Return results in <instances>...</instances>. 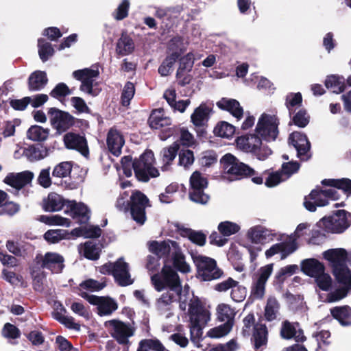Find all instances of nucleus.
I'll return each instance as SVG.
<instances>
[{
    "label": "nucleus",
    "instance_id": "nucleus-53",
    "mask_svg": "<svg viewBox=\"0 0 351 351\" xmlns=\"http://www.w3.org/2000/svg\"><path fill=\"white\" fill-rule=\"evenodd\" d=\"M180 145L175 142L171 145L165 147L161 152L162 161L166 165H170L177 156Z\"/></svg>",
    "mask_w": 351,
    "mask_h": 351
},
{
    "label": "nucleus",
    "instance_id": "nucleus-3",
    "mask_svg": "<svg viewBox=\"0 0 351 351\" xmlns=\"http://www.w3.org/2000/svg\"><path fill=\"white\" fill-rule=\"evenodd\" d=\"M220 163L223 171L234 176L235 179L251 177L252 181L256 184H261L263 182L262 176H255L256 173L254 169L240 162L231 154H225L221 158Z\"/></svg>",
    "mask_w": 351,
    "mask_h": 351
},
{
    "label": "nucleus",
    "instance_id": "nucleus-32",
    "mask_svg": "<svg viewBox=\"0 0 351 351\" xmlns=\"http://www.w3.org/2000/svg\"><path fill=\"white\" fill-rule=\"evenodd\" d=\"M247 234L252 242L254 243H266L269 240H272L273 237L275 235L261 226L252 228Z\"/></svg>",
    "mask_w": 351,
    "mask_h": 351
},
{
    "label": "nucleus",
    "instance_id": "nucleus-12",
    "mask_svg": "<svg viewBox=\"0 0 351 351\" xmlns=\"http://www.w3.org/2000/svg\"><path fill=\"white\" fill-rule=\"evenodd\" d=\"M274 265V263H270L261 267L253 278L251 294L256 298L261 299L264 296L265 285L273 271Z\"/></svg>",
    "mask_w": 351,
    "mask_h": 351
},
{
    "label": "nucleus",
    "instance_id": "nucleus-2",
    "mask_svg": "<svg viewBox=\"0 0 351 351\" xmlns=\"http://www.w3.org/2000/svg\"><path fill=\"white\" fill-rule=\"evenodd\" d=\"M154 155L152 150H146L138 158L132 160L130 155L123 156L121 160L122 167H132L135 176L138 181L147 182L150 178L159 176L158 170L153 166Z\"/></svg>",
    "mask_w": 351,
    "mask_h": 351
},
{
    "label": "nucleus",
    "instance_id": "nucleus-7",
    "mask_svg": "<svg viewBox=\"0 0 351 351\" xmlns=\"http://www.w3.org/2000/svg\"><path fill=\"white\" fill-rule=\"evenodd\" d=\"M149 199L139 190H133L130 197L129 210L132 219L138 225L147 220L146 208L151 207Z\"/></svg>",
    "mask_w": 351,
    "mask_h": 351
},
{
    "label": "nucleus",
    "instance_id": "nucleus-58",
    "mask_svg": "<svg viewBox=\"0 0 351 351\" xmlns=\"http://www.w3.org/2000/svg\"><path fill=\"white\" fill-rule=\"evenodd\" d=\"M162 349V343L158 339H143L139 343L136 351H156Z\"/></svg>",
    "mask_w": 351,
    "mask_h": 351
},
{
    "label": "nucleus",
    "instance_id": "nucleus-1",
    "mask_svg": "<svg viewBox=\"0 0 351 351\" xmlns=\"http://www.w3.org/2000/svg\"><path fill=\"white\" fill-rule=\"evenodd\" d=\"M278 125L279 119L277 117L263 114L256 127V134H250L247 138H239L237 143L243 144V147L252 153L255 148L262 145L261 137L267 141H274L277 138Z\"/></svg>",
    "mask_w": 351,
    "mask_h": 351
},
{
    "label": "nucleus",
    "instance_id": "nucleus-55",
    "mask_svg": "<svg viewBox=\"0 0 351 351\" xmlns=\"http://www.w3.org/2000/svg\"><path fill=\"white\" fill-rule=\"evenodd\" d=\"M73 168L72 162H62L58 164L52 171V176L60 178L67 177Z\"/></svg>",
    "mask_w": 351,
    "mask_h": 351
},
{
    "label": "nucleus",
    "instance_id": "nucleus-52",
    "mask_svg": "<svg viewBox=\"0 0 351 351\" xmlns=\"http://www.w3.org/2000/svg\"><path fill=\"white\" fill-rule=\"evenodd\" d=\"M217 229L222 236L230 237L239 232L241 228L236 223L225 221L219 223Z\"/></svg>",
    "mask_w": 351,
    "mask_h": 351
},
{
    "label": "nucleus",
    "instance_id": "nucleus-34",
    "mask_svg": "<svg viewBox=\"0 0 351 351\" xmlns=\"http://www.w3.org/2000/svg\"><path fill=\"white\" fill-rule=\"evenodd\" d=\"M332 273L338 283L351 290V269L347 265L332 269Z\"/></svg>",
    "mask_w": 351,
    "mask_h": 351
},
{
    "label": "nucleus",
    "instance_id": "nucleus-17",
    "mask_svg": "<svg viewBox=\"0 0 351 351\" xmlns=\"http://www.w3.org/2000/svg\"><path fill=\"white\" fill-rule=\"evenodd\" d=\"M179 244L170 239L163 241H152L149 243V250L156 254L158 258H167L170 255L172 256V252L175 251Z\"/></svg>",
    "mask_w": 351,
    "mask_h": 351
},
{
    "label": "nucleus",
    "instance_id": "nucleus-51",
    "mask_svg": "<svg viewBox=\"0 0 351 351\" xmlns=\"http://www.w3.org/2000/svg\"><path fill=\"white\" fill-rule=\"evenodd\" d=\"M217 319L220 322H230L234 323V312L230 306L226 304H221L218 305L217 308Z\"/></svg>",
    "mask_w": 351,
    "mask_h": 351
},
{
    "label": "nucleus",
    "instance_id": "nucleus-37",
    "mask_svg": "<svg viewBox=\"0 0 351 351\" xmlns=\"http://www.w3.org/2000/svg\"><path fill=\"white\" fill-rule=\"evenodd\" d=\"M64 206V200L62 197L56 193H50L44 204L43 208L45 211L54 212L60 210Z\"/></svg>",
    "mask_w": 351,
    "mask_h": 351
},
{
    "label": "nucleus",
    "instance_id": "nucleus-39",
    "mask_svg": "<svg viewBox=\"0 0 351 351\" xmlns=\"http://www.w3.org/2000/svg\"><path fill=\"white\" fill-rule=\"evenodd\" d=\"M322 184L342 190L347 195H351V180L349 178L324 179Z\"/></svg>",
    "mask_w": 351,
    "mask_h": 351
},
{
    "label": "nucleus",
    "instance_id": "nucleus-44",
    "mask_svg": "<svg viewBox=\"0 0 351 351\" xmlns=\"http://www.w3.org/2000/svg\"><path fill=\"white\" fill-rule=\"evenodd\" d=\"M289 125L293 123L295 126L304 128L308 125L310 122V115L304 108H300L298 112L291 115Z\"/></svg>",
    "mask_w": 351,
    "mask_h": 351
},
{
    "label": "nucleus",
    "instance_id": "nucleus-35",
    "mask_svg": "<svg viewBox=\"0 0 351 351\" xmlns=\"http://www.w3.org/2000/svg\"><path fill=\"white\" fill-rule=\"evenodd\" d=\"M254 329V349L258 351L262 346L267 344L268 330L265 324L260 323L255 324Z\"/></svg>",
    "mask_w": 351,
    "mask_h": 351
},
{
    "label": "nucleus",
    "instance_id": "nucleus-60",
    "mask_svg": "<svg viewBox=\"0 0 351 351\" xmlns=\"http://www.w3.org/2000/svg\"><path fill=\"white\" fill-rule=\"evenodd\" d=\"M193 152L190 149H182L179 153V165L185 169L189 168L194 162Z\"/></svg>",
    "mask_w": 351,
    "mask_h": 351
},
{
    "label": "nucleus",
    "instance_id": "nucleus-22",
    "mask_svg": "<svg viewBox=\"0 0 351 351\" xmlns=\"http://www.w3.org/2000/svg\"><path fill=\"white\" fill-rule=\"evenodd\" d=\"M323 256L330 263L332 270L347 265L348 252L343 248L328 250L324 252Z\"/></svg>",
    "mask_w": 351,
    "mask_h": 351
},
{
    "label": "nucleus",
    "instance_id": "nucleus-30",
    "mask_svg": "<svg viewBox=\"0 0 351 351\" xmlns=\"http://www.w3.org/2000/svg\"><path fill=\"white\" fill-rule=\"evenodd\" d=\"M301 269L307 276L315 278L324 271L325 267L324 264L318 260L308 258L302 261Z\"/></svg>",
    "mask_w": 351,
    "mask_h": 351
},
{
    "label": "nucleus",
    "instance_id": "nucleus-20",
    "mask_svg": "<svg viewBox=\"0 0 351 351\" xmlns=\"http://www.w3.org/2000/svg\"><path fill=\"white\" fill-rule=\"evenodd\" d=\"M54 148V146H46L43 143L34 144L25 148L23 155L29 162H36L48 156Z\"/></svg>",
    "mask_w": 351,
    "mask_h": 351
},
{
    "label": "nucleus",
    "instance_id": "nucleus-4",
    "mask_svg": "<svg viewBox=\"0 0 351 351\" xmlns=\"http://www.w3.org/2000/svg\"><path fill=\"white\" fill-rule=\"evenodd\" d=\"M190 254L196 267L197 277L202 280L210 281L223 275V271L217 267L214 258L199 254L197 252H191Z\"/></svg>",
    "mask_w": 351,
    "mask_h": 351
},
{
    "label": "nucleus",
    "instance_id": "nucleus-49",
    "mask_svg": "<svg viewBox=\"0 0 351 351\" xmlns=\"http://www.w3.org/2000/svg\"><path fill=\"white\" fill-rule=\"evenodd\" d=\"M38 47L39 57L43 62L47 61L55 52L52 45L42 38L38 40Z\"/></svg>",
    "mask_w": 351,
    "mask_h": 351
},
{
    "label": "nucleus",
    "instance_id": "nucleus-50",
    "mask_svg": "<svg viewBox=\"0 0 351 351\" xmlns=\"http://www.w3.org/2000/svg\"><path fill=\"white\" fill-rule=\"evenodd\" d=\"M280 308V304L275 298H269L267 300L265 307L264 316L268 322L274 320L277 317V313Z\"/></svg>",
    "mask_w": 351,
    "mask_h": 351
},
{
    "label": "nucleus",
    "instance_id": "nucleus-27",
    "mask_svg": "<svg viewBox=\"0 0 351 351\" xmlns=\"http://www.w3.org/2000/svg\"><path fill=\"white\" fill-rule=\"evenodd\" d=\"M212 109L202 103L197 107L191 115V121L195 126H202L208 123Z\"/></svg>",
    "mask_w": 351,
    "mask_h": 351
},
{
    "label": "nucleus",
    "instance_id": "nucleus-48",
    "mask_svg": "<svg viewBox=\"0 0 351 351\" xmlns=\"http://www.w3.org/2000/svg\"><path fill=\"white\" fill-rule=\"evenodd\" d=\"M117 308L118 305L114 300L110 297H104L99 307H97L98 314L100 316L109 315Z\"/></svg>",
    "mask_w": 351,
    "mask_h": 351
},
{
    "label": "nucleus",
    "instance_id": "nucleus-36",
    "mask_svg": "<svg viewBox=\"0 0 351 351\" xmlns=\"http://www.w3.org/2000/svg\"><path fill=\"white\" fill-rule=\"evenodd\" d=\"M180 295L181 293H177L170 290L163 293L156 301L157 309L161 311L170 310L171 304L177 301L178 298L180 299Z\"/></svg>",
    "mask_w": 351,
    "mask_h": 351
},
{
    "label": "nucleus",
    "instance_id": "nucleus-47",
    "mask_svg": "<svg viewBox=\"0 0 351 351\" xmlns=\"http://www.w3.org/2000/svg\"><path fill=\"white\" fill-rule=\"evenodd\" d=\"M302 104V95L298 93H290L285 98V106L287 107L289 117L295 112V108L300 107Z\"/></svg>",
    "mask_w": 351,
    "mask_h": 351
},
{
    "label": "nucleus",
    "instance_id": "nucleus-56",
    "mask_svg": "<svg viewBox=\"0 0 351 351\" xmlns=\"http://www.w3.org/2000/svg\"><path fill=\"white\" fill-rule=\"evenodd\" d=\"M71 94V90L66 84L63 82H60L56 84V86L49 93V95L51 97L57 99L60 101H62L66 96Z\"/></svg>",
    "mask_w": 351,
    "mask_h": 351
},
{
    "label": "nucleus",
    "instance_id": "nucleus-45",
    "mask_svg": "<svg viewBox=\"0 0 351 351\" xmlns=\"http://www.w3.org/2000/svg\"><path fill=\"white\" fill-rule=\"evenodd\" d=\"M189 313L190 315V322L193 321L194 318L200 321H206V312L203 309L198 298L189 304Z\"/></svg>",
    "mask_w": 351,
    "mask_h": 351
},
{
    "label": "nucleus",
    "instance_id": "nucleus-28",
    "mask_svg": "<svg viewBox=\"0 0 351 351\" xmlns=\"http://www.w3.org/2000/svg\"><path fill=\"white\" fill-rule=\"evenodd\" d=\"M148 123L152 129H162L171 125V120L169 117L164 116L163 109L153 110L149 119Z\"/></svg>",
    "mask_w": 351,
    "mask_h": 351
},
{
    "label": "nucleus",
    "instance_id": "nucleus-13",
    "mask_svg": "<svg viewBox=\"0 0 351 351\" xmlns=\"http://www.w3.org/2000/svg\"><path fill=\"white\" fill-rule=\"evenodd\" d=\"M106 326L110 328V334L121 345L129 343L128 338L133 335L134 331L129 324L120 320L112 319L106 322Z\"/></svg>",
    "mask_w": 351,
    "mask_h": 351
},
{
    "label": "nucleus",
    "instance_id": "nucleus-59",
    "mask_svg": "<svg viewBox=\"0 0 351 351\" xmlns=\"http://www.w3.org/2000/svg\"><path fill=\"white\" fill-rule=\"evenodd\" d=\"M106 286V280L102 282H99V281L92 278L84 280L80 284V287L82 289L90 291H100L103 289Z\"/></svg>",
    "mask_w": 351,
    "mask_h": 351
},
{
    "label": "nucleus",
    "instance_id": "nucleus-8",
    "mask_svg": "<svg viewBox=\"0 0 351 351\" xmlns=\"http://www.w3.org/2000/svg\"><path fill=\"white\" fill-rule=\"evenodd\" d=\"M47 114L51 127L60 134L69 130L76 123L82 121L81 119L75 118L69 112L56 107L49 108Z\"/></svg>",
    "mask_w": 351,
    "mask_h": 351
},
{
    "label": "nucleus",
    "instance_id": "nucleus-21",
    "mask_svg": "<svg viewBox=\"0 0 351 351\" xmlns=\"http://www.w3.org/2000/svg\"><path fill=\"white\" fill-rule=\"evenodd\" d=\"M34 178V173L29 171H25L21 173H9L3 180L4 183L20 190L25 186L29 184Z\"/></svg>",
    "mask_w": 351,
    "mask_h": 351
},
{
    "label": "nucleus",
    "instance_id": "nucleus-54",
    "mask_svg": "<svg viewBox=\"0 0 351 351\" xmlns=\"http://www.w3.org/2000/svg\"><path fill=\"white\" fill-rule=\"evenodd\" d=\"M83 254L87 259L96 261L99 258L100 250L96 243L92 241H86L84 245Z\"/></svg>",
    "mask_w": 351,
    "mask_h": 351
},
{
    "label": "nucleus",
    "instance_id": "nucleus-14",
    "mask_svg": "<svg viewBox=\"0 0 351 351\" xmlns=\"http://www.w3.org/2000/svg\"><path fill=\"white\" fill-rule=\"evenodd\" d=\"M289 143L295 148L300 160L306 161L311 158V143L305 134L297 131L292 132L289 136Z\"/></svg>",
    "mask_w": 351,
    "mask_h": 351
},
{
    "label": "nucleus",
    "instance_id": "nucleus-23",
    "mask_svg": "<svg viewBox=\"0 0 351 351\" xmlns=\"http://www.w3.org/2000/svg\"><path fill=\"white\" fill-rule=\"evenodd\" d=\"M107 146L109 152L115 156L121 154V149L125 143L124 138L121 132L115 128H111L107 134Z\"/></svg>",
    "mask_w": 351,
    "mask_h": 351
},
{
    "label": "nucleus",
    "instance_id": "nucleus-24",
    "mask_svg": "<svg viewBox=\"0 0 351 351\" xmlns=\"http://www.w3.org/2000/svg\"><path fill=\"white\" fill-rule=\"evenodd\" d=\"M216 105L220 110L230 112L238 120L243 117V108L235 99L222 97L216 103Z\"/></svg>",
    "mask_w": 351,
    "mask_h": 351
},
{
    "label": "nucleus",
    "instance_id": "nucleus-11",
    "mask_svg": "<svg viewBox=\"0 0 351 351\" xmlns=\"http://www.w3.org/2000/svg\"><path fill=\"white\" fill-rule=\"evenodd\" d=\"M98 70L86 68L73 71V76L77 80L81 81L80 90L92 96H97L99 93L97 89L93 88L94 78L99 75Z\"/></svg>",
    "mask_w": 351,
    "mask_h": 351
},
{
    "label": "nucleus",
    "instance_id": "nucleus-6",
    "mask_svg": "<svg viewBox=\"0 0 351 351\" xmlns=\"http://www.w3.org/2000/svg\"><path fill=\"white\" fill-rule=\"evenodd\" d=\"M351 223V213L345 210H339L329 217L320 219L317 226L328 233L341 234L343 232Z\"/></svg>",
    "mask_w": 351,
    "mask_h": 351
},
{
    "label": "nucleus",
    "instance_id": "nucleus-15",
    "mask_svg": "<svg viewBox=\"0 0 351 351\" xmlns=\"http://www.w3.org/2000/svg\"><path fill=\"white\" fill-rule=\"evenodd\" d=\"M65 147L69 149H75L82 156L89 155V149L85 136L73 132H68L63 137Z\"/></svg>",
    "mask_w": 351,
    "mask_h": 351
},
{
    "label": "nucleus",
    "instance_id": "nucleus-43",
    "mask_svg": "<svg viewBox=\"0 0 351 351\" xmlns=\"http://www.w3.org/2000/svg\"><path fill=\"white\" fill-rule=\"evenodd\" d=\"M193 54L188 53L183 57L179 58V67L177 70L176 78L182 77L184 73L190 72L193 66Z\"/></svg>",
    "mask_w": 351,
    "mask_h": 351
},
{
    "label": "nucleus",
    "instance_id": "nucleus-46",
    "mask_svg": "<svg viewBox=\"0 0 351 351\" xmlns=\"http://www.w3.org/2000/svg\"><path fill=\"white\" fill-rule=\"evenodd\" d=\"M215 136L229 138L235 132V127L224 121H219L213 130Z\"/></svg>",
    "mask_w": 351,
    "mask_h": 351
},
{
    "label": "nucleus",
    "instance_id": "nucleus-57",
    "mask_svg": "<svg viewBox=\"0 0 351 351\" xmlns=\"http://www.w3.org/2000/svg\"><path fill=\"white\" fill-rule=\"evenodd\" d=\"M135 93L134 84L131 82H127L123 87L121 95V103L123 106H128Z\"/></svg>",
    "mask_w": 351,
    "mask_h": 351
},
{
    "label": "nucleus",
    "instance_id": "nucleus-18",
    "mask_svg": "<svg viewBox=\"0 0 351 351\" xmlns=\"http://www.w3.org/2000/svg\"><path fill=\"white\" fill-rule=\"evenodd\" d=\"M114 280L121 287H126L133 283L129 272V265L123 261V258H119L114 262L113 276Z\"/></svg>",
    "mask_w": 351,
    "mask_h": 351
},
{
    "label": "nucleus",
    "instance_id": "nucleus-29",
    "mask_svg": "<svg viewBox=\"0 0 351 351\" xmlns=\"http://www.w3.org/2000/svg\"><path fill=\"white\" fill-rule=\"evenodd\" d=\"M134 51V40L125 31H123L116 44V53L124 56L132 53Z\"/></svg>",
    "mask_w": 351,
    "mask_h": 351
},
{
    "label": "nucleus",
    "instance_id": "nucleus-16",
    "mask_svg": "<svg viewBox=\"0 0 351 351\" xmlns=\"http://www.w3.org/2000/svg\"><path fill=\"white\" fill-rule=\"evenodd\" d=\"M66 213L76 221V223L83 225L88 223L90 219V210L84 203H77L75 201H67Z\"/></svg>",
    "mask_w": 351,
    "mask_h": 351
},
{
    "label": "nucleus",
    "instance_id": "nucleus-42",
    "mask_svg": "<svg viewBox=\"0 0 351 351\" xmlns=\"http://www.w3.org/2000/svg\"><path fill=\"white\" fill-rule=\"evenodd\" d=\"M180 235L188 238L192 243L199 246H204L206 241V234L202 231H196L191 228H183Z\"/></svg>",
    "mask_w": 351,
    "mask_h": 351
},
{
    "label": "nucleus",
    "instance_id": "nucleus-19",
    "mask_svg": "<svg viewBox=\"0 0 351 351\" xmlns=\"http://www.w3.org/2000/svg\"><path fill=\"white\" fill-rule=\"evenodd\" d=\"M298 249L295 239L276 243L271 245L265 252L266 257L270 258L275 254H280V259H285L289 255L293 253Z\"/></svg>",
    "mask_w": 351,
    "mask_h": 351
},
{
    "label": "nucleus",
    "instance_id": "nucleus-38",
    "mask_svg": "<svg viewBox=\"0 0 351 351\" xmlns=\"http://www.w3.org/2000/svg\"><path fill=\"white\" fill-rule=\"evenodd\" d=\"M324 84L327 88L335 93H343L346 87L344 77L338 75L327 76Z\"/></svg>",
    "mask_w": 351,
    "mask_h": 351
},
{
    "label": "nucleus",
    "instance_id": "nucleus-26",
    "mask_svg": "<svg viewBox=\"0 0 351 351\" xmlns=\"http://www.w3.org/2000/svg\"><path fill=\"white\" fill-rule=\"evenodd\" d=\"M47 82L48 78L45 71H35L28 77V89L29 91H39L45 87Z\"/></svg>",
    "mask_w": 351,
    "mask_h": 351
},
{
    "label": "nucleus",
    "instance_id": "nucleus-25",
    "mask_svg": "<svg viewBox=\"0 0 351 351\" xmlns=\"http://www.w3.org/2000/svg\"><path fill=\"white\" fill-rule=\"evenodd\" d=\"M55 305L56 307L52 312L53 318L69 329L79 330L80 329V325L74 322V318L71 316L64 315L66 313V309L64 306L61 303Z\"/></svg>",
    "mask_w": 351,
    "mask_h": 351
},
{
    "label": "nucleus",
    "instance_id": "nucleus-63",
    "mask_svg": "<svg viewBox=\"0 0 351 351\" xmlns=\"http://www.w3.org/2000/svg\"><path fill=\"white\" fill-rule=\"evenodd\" d=\"M315 281L318 287L322 291H328L331 288L332 278L329 274L324 273V271L315 277Z\"/></svg>",
    "mask_w": 351,
    "mask_h": 351
},
{
    "label": "nucleus",
    "instance_id": "nucleus-41",
    "mask_svg": "<svg viewBox=\"0 0 351 351\" xmlns=\"http://www.w3.org/2000/svg\"><path fill=\"white\" fill-rule=\"evenodd\" d=\"M298 270L297 265H289L280 268L275 274L274 279V285H282L286 279L293 275Z\"/></svg>",
    "mask_w": 351,
    "mask_h": 351
},
{
    "label": "nucleus",
    "instance_id": "nucleus-62",
    "mask_svg": "<svg viewBox=\"0 0 351 351\" xmlns=\"http://www.w3.org/2000/svg\"><path fill=\"white\" fill-rule=\"evenodd\" d=\"M300 164L297 161H290L283 162L280 171L282 175L287 176V178L291 176L293 174L297 173L300 169Z\"/></svg>",
    "mask_w": 351,
    "mask_h": 351
},
{
    "label": "nucleus",
    "instance_id": "nucleus-33",
    "mask_svg": "<svg viewBox=\"0 0 351 351\" xmlns=\"http://www.w3.org/2000/svg\"><path fill=\"white\" fill-rule=\"evenodd\" d=\"M171 261L173 268L181 273L187 274L191 271L190 265L186 262L185 256L182 253L180 245L172 252Z\"/></svg>",
    "mask_w": 351,
    "mask_h": 351
},
{
    "label": "nucleus",
    "instance_id": "nucleus-61",
    "mask_svg": "<svg viewBox=\"0 0 351 351\" xmlns=\"http://www.w3.org/2000/svg\"><path fill=\"white\" fill-rule=\"evenodd\" d=\"M129 9V0H123L112 13V16L117 21H121L128 16Z\"/></svg>",
    "mask_w": 351,
    "mask_h": 351
},
{
    "label": "nucleus",
    "instance_id": "nucleus-40",
    "mask_svg": "<svg viewBox=\"0 0 351 351\" xmlns=\"http://www.w3.org/2000/svg\"><path fill=\"white\" fill-rule=\"evenodd\" d=\"M49 129L38 125H32L27 131V138L35 142H43L49 135Z\"/></svg>",
    "mask_w": 351,
    "mask_h": 351
},
{
    "label": "nucleus",
    "instance_id": "nucleus-10",
    "mask_svg": "<svg viewBox=\"0 0 351 351\" xmlns=\"http://www.w3.org/2000/svg\"><path fill=\"white\" fill-rule=\"evenodd\" d=\"M64 257L58 253L47 252L44 256L37 254L34 260L38 270L47 269L53 274L61 273L64 267Z\"/></svg>",
    "mask_w": 351,
    "mask_h": 351
},
{
    "label": "nucleus",
    "instance_id": "nucleus-31",
    "mask_svg": "<svg viewBox=\"0 0 351 351\" xmlns=\"http://www.w3.org/2000/svg\"><path fill=\"white\" fill-rule=\"evenodd\" d=\"M332 317L342 326H351V307L348 305L335 306L330 310Z\"/></svg>",
    "mask_w": 351,
    "mask_h": 351
},
{
    "label": "nucleus",
    "instance_id": "nucleus-64",
    "mask_svg": "<svg viewBox=\"0 0 351 351\" xmlns=\"http://www.w3.org/2000/svg\"><path fill=\"white\" fill-rule=\"evenodd\" d=\"M32 101V97L27 96L22 99H13L9 101L10 106L15 110L23 111Z\"/></svg>",
    "mask_w": 351,
    "mask_h": 351
},
{
    "label": "nucleus",
    "instance_id": "nucleus-5",
    "mask_svg": "<svg viewBox=\"0 0 351 351\" xmlns=\"http://www.w3.org/2000/svg\"><path fill=\"white\" fill-rule=\"evenodd\" d=\"M151 281L157 291H162L166 288L177 293H182V287L180 277L173 267L165 265L161 274H156L151 277Z\"/></svg>",
    "mask_w": 351,
    "mask_h": 351
},
{
    "label": "nucleus",
    "instance_id": "nucleus-9",
    "mask_svg": "<svg viewBox=\"0 0 351 351\" xmlns=\"http://www.w3.org/2000/svg\"><path fill=\"white\" fill-rule=\"evenodd\" d=\"M189 182V199L197 204H206L210 200V195L204 192L208 184L207 178L196 171L191 176Z\"/></svg>",
    "mask_w": 351,
    "mask_h": 351
}]
</instances>
